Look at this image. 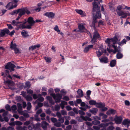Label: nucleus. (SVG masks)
<instances>
[{
  "instance_id": "obj_3",
  "label": "nucleus",
  "mask_w": 130,
  "mask_h": 130,
  "mask_svg": "<svg viewBox=\"0 0 130 130\" xmlns=\"http://www.w3.org/2000/svg\"><path fill=\"white\" fill-rule=\"evenodd\" d=\"M50 95L52 96L54 100H55V102L56 103H59L62 98V95L59 93L55 94V93H52Z\"/></svg>"
},
{
  "instance_id": "obj_26",
  "label": "nucleus",
  "mask_w": 130,
  "mask_h": 130,
  "mask_svg": "<svg viewBox=\"0 0 130 130\" xmlns=\"http://www.w3.org/2000/svg\"><path fill=\"white\" fill-rule=\"evenodd\" d=\"M96 106L98 108H101L104 107L105 106V104L104 103H97L95 104Z\"/></svg>"
},
{
  "instance_id": "obj_17",
  "label": "nucleus",
  "mask_w": 130,
  "mask_h": 130,
  "mask_svg": "<svg viewBox=\"0 0 130 130\" xmlns=\"http://www.w3.org/2000/svg\"><path fill=\"white\" fill-rule=\"evenodd\" d=\"M99 59L100 62L102 63H107L108 61V59L107 57H102L101 58H99Z\"/></svg>"
},
{
  "instance_id": "obj_44",
  "label": "nucleus",
  "mask_w": 130,
  "mask_h": 130,
  "mask_svg": "<svg viewBox=\"0 0 130 130\" xmlns=\"http://www.w3.org/2000/svg\"><path fill=\"white\" fill-rule=\"evenodd\" d=\"M54 125L57 127H60L61 125V123L59 122H56L54 124Z\"/></svg>"
},
{
  "instance_id": "obj_47",
  "label": "nucleus",
  "mask_w": 130,
  "mask_h": 130,
  "mask_svg": "<svg viewBox=\"0 0 130 130\" xmlns=\"http://www.w3.org/2000/svg\"><path fill=\"white\" fill-rule=\"evenodd\" d=\"M31 107V103L30 102H28L27 103V109L28 110H30Z\"/></svg>"
},
{
  "instance_id": "obj_24",
  "label": "nucleus",
  "mask_w": 130,
  "mask_h": 130,
  "mask_svg": "<svg viewBox=\"0 0 130 130\" xmlns=\"http://www.w3.org/2000/svg\"><path fill=\"white\" fill-rule=\"evenodd\" d=\"M93 47V45H88L87 47H86L84 48V52H87L89 50L92 48Z\"/></svg>"
},
{
  "instance_id": "obj_63",
  "label": "nucleus",
  "mask_w": 130,
  "mask_h": 130,
  "mask_svg": "<svg viewBox=\"0 0 130 130\" xmlns=\"http://www.w3.org/2000/svg\"><path fill=\"white\" fill-rule=\"evenodd\" d=\"M100 126H93V128L95 129L98 130L100 129Z\"/></svg>"
},
{
  "instance_id": "obj_58",
  "label": "nucleus",
  "mask_w": 130,
  "mask_h": 130,
  "mask_svg": "<svg viewBox=\"0 0 130 130\" xmlns=\"http://www.w3.org/2000/svg\"><path fill=\"white\" fill-rule=\"evenodd\" d=\"M25 86L26 87L29 88L31 86V84L29 82H27L25 83Z\"/></svg>"
},
{
  "instance_id": "obj_25",
  "label": "nucleus",
  "mask_w": 130,
  "mask_h": 130,
  "mask_svg": "<svg viewBox=\"0 0 130 130\" xmlns=\"http://www.w3.org/2000/svg\"><path fill=\"white\" fill-rule=\"evenodd\" d=\"M47 100L49 101L51 105H54L55 104L52 98L50 96H47L46 97Z\"/></svg>"
},
{
  "instance_id": "obj_42",
  "label": "nucleus",
  "mask_w": 130,
  "mask_h": 130,
  "mask_svg": "<svg viewBox=\"0 0 130 130\" xmlns=\"http://www.w3.org/2000/svg\"><path fill=\"white\" fill-rule=\"evenodd\" d=\"M41 96V95L40 94H38V95H37L36 94H33L32 96L33 98V99H37L38 97L40 96Z\"/></svg>"
},
{
  "instance_id": "obj_50",
  "label": "nucleus",
  "mask_w": 130,
  "mask_h": 130,
  "mask_svg": "<svg viewBox=\"0 0 130 130\" xmlns=\"http://www.w3.org/2000/svg\"><path fill=\"white\" fill-rule=\"evenodd\" d=\"M41 124L40 123H38L35 125V129H39L41 126Z\"/></svg>"
},
{
  "instance_id": "obj_62",
  "label": "nucleus",
  "mask_w": 130,
  "mask_h": 130,
  "mask_svg": "<svg viewBox=\"0 0 130 130\" xmlns=\"http://www.w3.org/2000/svg\"><path fill=\"white\" fill-rule=\"evenodd\" d=\"M34 120L37 121H40V119L39 118L38 116L37 115H36L35 116Z\"/></svg>"
},
{
  "instance_id": "obj_41",
  "label": "nucleus",
  "mask_w": 130,
  "mask_h": 130,
  "mask_svg": "<svg viewBox=\"0 0 130 130\" xmlns=\"http://www.w3.org/2000/svg\"><path fill=\"white\" fill-rule=\"evenodd\" d=\"M22 36L23 37H25L28 36V32L26 31H22L21 33Z\"/></svg>"
},
{
  "instance_id": "obj_64",
  "label": "nucleus",
  "mask_w": 130,
  "mask_h": 130,
  "mask_svg": "<svg viewBox=\"0 0 130 130\" xmlns=\"http://www.w3.org/2000/svg\"><path fill=\"white\" fill-rule=\"evenodd\" d=\"M114 128V127L112 126H109L106 130H112Z\"/></svg>"
},
{
  "instance_id": "obj_53",
  "label": "nucleus",
  "mask_w": 130,
  "mask_h": 130,
  "mask_svg": "<svg viewBox=\"0 0 130 130\" xmlns=\"http://www.w3.org/2000/svg\"><path fill=\"white\" fill-rule=\"evenodd\" d=\"M15 125H22L23 124V123L20 121H15Z\"/></svg>"
},
{
  "instance_id": "obj_9",
  "label": "nucleus",
  "mask_w": 130,
  "mask_h": 130,
  "mask_svg": "<svg viewBox=\"0 0 130 130\" xmlns=\"http://www.w3.org/2000/svg\"><path fill=\"white\" fill-rule=\"evenodd\" d=\"M84 25H85V24L84 23L78 24V28L79 30H77H77L75 29L73 30V31H79L81 32H83L86 31V29L84 26Z\"/></svg>"
},
{
  "instance_id": "obj_37",
  "label": "nucleus",
  "mask_w": 130,
  "mask_h": 130,
  "mask_svg": "<svg viewBox=\"0 0 130 130\" xmlns=\"http://www.w3.org/2000/svg\"><path fill=\"white\" fill-rule=\"evenodd\" d=\"M122 6L121 5H119L118 6L117 8L116 9V11L117 12V13L118 14V12H120L121 10L123 9Z\"/></svg>"
},
{
  "instance_id": "obj_45",
  "label": "nucleus",
  "mask_w": 130,
  "mask_h": 130,
  "mask_svg": "<svg viewBox=\"0 0 130 130\" xmlns=\"http://www.w3.org/2000/svg\"><path fill=\"white\" fill-rule=\"evenodd\" d=\"M12 77L19 79L22 78L21 76L19 75L16 74H13L12 75Z\"/></svg>"
},
{
  "instance_id": "obj_12",
  "label": "nucleus",
  "mask_w": 130,
  "mask_h": 130,
  "mask_svg": "<svg viewBox=\"0 0 130 130\" xmlns=\"http://www.w3.org/2000/svg\"><path fill=\"white\" fill-rule=\"evenodd\" d=\"M26 10L27 9L25 8L19 9H18V13H19V15L22 16L25 14Z\"/></svg>"
},
{
  "instance_id": "obj_13",
  "label": "nucleus",
  "mask_w": 130,
  "mask_h": 130,
  "mask_svg": "<svg viewBox=\"0 0 130 130\" xmlns=\"http://www.w3.org/2000/svg\"><path fill=\"white\" fill-rule=\"evenodd\" d=\"M122 118L121 117H117L115 118V121L117 124H120L122 121Z\"/></svg>"
},
{
  "instance_id": "obj_33",
  "label": "nucleus",
  "mask_w": 130,
  "mask_h": 130,
  "mask_svg": "<svg viewBox=\"0 0 130 130\" xmlns=\"http://www.w3.org/2000/svg\"><path fill=\"white\" fill-rule=\"evenodd\" d=\"M67 102L64 101H62L61 103L60 104V105L62 109H63L65 105H67Z\"/></svg>"
},
{
  "instance_id": "obj_35",
  "label": "nucleus",
  "mask_w": 130,
  "mask_h": 130,
  "mask_svg": "<svg viewBox=\"0 0 130 130\" xmlns=\"http://www.w3.org/2000/svg\"><path fill=\"white\" fill-rule=\"evenodd\" d=\"M60 106L59 105H57L55 106L53 108H52L53 110L57 111H58L60 109Z\"/></svg>"
},
{
  "instance_id": "obj_1",
  "label": "nucleus",
  "mask_w": 130,
  "mask_h": 130,
  "mask_svg": "<svg viewBox=\"0 0 130 130\" xmlns=\"http://www.w3.org/2000/svg\"><path fill=\"white\" fill-rule=\"evenodd\" d=\"M118 40V39L117 37H115L113 38L107 39L105 41V42L106 43L108 44V45L109 47L112 46L114 48V53H115L117 52H118L116 55L117 58L118 59H120L122 58L123 55L119 52V51L117 48V46L115 45L117 43Z\"/></svg>"
},
{
  "instance_id": "obj_2",
  "label": "nucleus",
  "mask_w": 130,
  "mask_h": 130,
  "mask_svg": "<svg viewBox=\"0 0 130 130\" xmlns=\"http://www.w3.org/2000/svg\"><path fill=\"white\" fill-rule=\"evenodd\" d=\"M98 0H94V1L93 3V7L92 13L93 16V19L92 24L94 27H95V23L97 22V19H100L101 17L100 12V6H98Z\"/></svg>"
},
{
  "instance_id": "obj_30",
  "label": "nucleus",
  "mask_w": 130,
  "mask_h": 130,
  "mask_svg": "<svg viewBox=\"0 0 130 130\" xmlns=\"http://www.w3.org/2000/svg\"><path fill=\"white\" fill-rule=\"evenodd\" d=\"M17 105L18 107V111L19 113H21L22 110V106L21 104L19 103L17 104Z\"/></svg>"
},
{
  "instance_id": "obj_28",
  "label": "nucleus",
  "mask_w": 130,
  "mask_h": 130,
  "mask_svg": "<svg viewBox=\"0 0 130 130\" xmlns=\"http://www.w3.org/2000/svg\"><path fill=\"white\" fill-rule=\"evenodd\" d=\"M17 130H27V127L24 126L23 127L18 126L17 127Z\"/></svg>"
},
{
  "instance_id": "obj_7",
  "label": "nucleus",
  "mask_w": 130,
  "mask_h": 130,
  "mask_svg": "<svg viewBox=\"0 0 130 130\" xmlns=\"http://www.w3.org/2000/svg\"><path fill=\"white\" fill-rule=\"evenodd\" d=\"M15 67V66L11 62L8 63L5 66V68L9 70L11 72L14 71V69Z\"/></svg>"
},
{
  "instance_id": "obj_60",
  "label": "nucleus",
  "mask_w": 130,
  "mask_h": 130,
  "mask_svg": "<svg viewBox=\"0 0 130 130\" xmlns=\"http://www.w3.org/2000/svg\"><path fill=\"white\" fill-rule=\"evenodd\" d=\"M16 100L18 102H19L21 101V97L20 96H17L15 98Z\"/></svg>"
},
{
  "instance_id": "obj_19",
  "label": "nucleus",
  "mask_w": 130,
  "mask_h": 130,
  "mask_svg": "<svg viewBox=\"0 0 130 130\" xmlns=\"http://www.w3.org/2000/svg\"><path fill=\"white\" fill-rule=\"evenodd\" d=\"M77 92L78 95V96H76V98H79L80 97H83V92L82 90L80 89H78L77 91Z\"/></svg>"
},
{
  "instance_id": "obj_20",
  "label": "nucleus",
  "mask_w": 130,
  "mask_h": 130,
  "mask_svg": "<svg viewBox=\"0 0 130 130\" xmlns=\"http://www.w3.org/2000/svg\"><path fill=\"white\" fill-rule=\"evenodd\" d=\"M65 117L67 118V119L69 120L70 119V118L69 116H64V117H62L58 118V121H59V122L61 123H63L64 121V118Z\"/></svg>"
},
{
  "instance_id": "obj_59",
  "label": "nucleus",
  "mask_w": 130,
  "mask_h": 130,
  "mask_svg": "<svg viewBox=\"0 0 130 130\" xmlns=\"http://www.w3.org/2000/svg\"><path fill=\"white\" fill-rule=\"evenodd\" d=\"M18 13V9L13 11L10 14L11 15H13L15 14H17Z\"/></svg>"
},
{
  "instance_id": "obj_18",
  "label": "nucleus",
  "mask_w": 130,
  "mask_h": 130,
  "mask_svg": "<svg viewBox=\"0 0 130 130\" xmlns=\"http://www.w3.org/2000/svg\"><path fill=\"white\" fill-rule=\"evenodd\" d=\"M123 125H127V127L128 128L130 124V120L128 119H126L124 120L123 122Z\"/></svg>"
},
{
  "instance_id": "obj_55",
  "label": "nucleus",
  "mask_w": 130,
  "mask_h": 130,
  "mask_svg": "<svg viewBox=\"0 0 130 130\" xmlns=\"http://www.w3.org/2000/svg\"><path fill=\"white\" fill-rule=\"evenodd\" d=\"M6 109L8 111H10L11 110L10 106L8 105H6L5 106Z\"/></svg>"
},
{
  "instance_id": "obj_11",
  "label": "nucleus",
  "mask_w": 130,
  "mask_h": 130,
  "mask_svg": "<svg viewBox=\"0 0 130 130\" xmlns=\"http://www.w3.org/2000/svg\"><path fill=\"white\" fill-rule=\"evenodd\" d=\"M15 3H13V1L12 2H10L6 6V8L9 10L12 9L16 7H15Z\"/></svg>"
},
{
  "instance_id": "obj_43",
  "label": "nucleus",
  "mask_w": 130,
  "mask_h": 130,
  "mask_svg": "<svg viewBox=\"0 0 130 130\" xmlns=\"http://www.w3.org/2000/svg\"><path fill=\"white\" fill-rule=\"evenodd\" d=\"M89 103L91 105H95L96 104V102L94 100H91L89 101Z\"/></svg>"
},
{
  "instance_id": "obj_46",
  "label": "nucleus",
  "mask_w": 130,
  "mask_h": 130,
  "mask_svg": "<svg viewBox=\"0 0 130 130\" xmlns=\"http://www.w3.org/2000/svg\"><path fill=\"white\" fill-rule=\"evenodd\" d=\"M38 99L36 100V102H37V101H39L40 102H42L44 100V99L43 97L41 96H40L38 97Z\"/></svg>"
},
{
  "instance_id": "obj_61",
  "label": "nucleus",
  "mask_w": 130,
  "mask_h": 130,
  "mask_svg": "<svg viewBox=\"0 0 130 130\" xmlns=\"http://www.w3.org/2000/svg\"><path fill=\"white\" fill-rule=\"evenodd\" d=\"M5 34L4 31L3 30L1 31L0 33V37H2L4 36L5 35Z\"/></svg>"
},
{
  "instance_id": "obj_34",
  "label": "nucleus",
  "mask_w": 130,
  "mask_h": 130,
  "mask_svg": "<svg viewBox=\"0 0 130 130\" xmlns=\"http://www.w3.org/2000/svg\"><path fill=\"white\" fill-rule=\"evenodd\" d=\"M81 118L83 120L85 121L88 120L89 121H91V119L90 118L87 116L84 117L83 116H80Z\"/></svg>"
},
{
  "instance_id": "obj_21",
  "label": "nucleus",
  "mask_w": 130,
  "mask_h": 130,
  "mask_svg": "<svg viewBox=\"0 0 130 130\" xmlns=\"http://www.w3.org/2000/svg\"><path fill=\"white\" fill-rule=\"evenodd\" d=\"M48 124L45 121H43L42 122V127L44 130H46L47 129V126Z\"/></svg>"
},
{
  "instance_id": "obj_14",
  "label": "nucleus",
  "mask_w": 130,
  "mask_h": 130,
  "mask_svg": "<svg viewBox=\"0 0 130 130\" xmlns=\"http://www.w3.org/2000/svg\"><path fill=\"white\" fill-rule=\"evenodd\" d=\"M44 16H46L49 18H53L55 14L52 12H46L44 14Z\"/></svg>"
},
{
  "instance_id": "obj_36",
  "label": "nucleus",
  "mask_w": 130,
  "mask_h": 130,
  "mask_svg": "<svg viewBox=\"0 0 130 130\" xmlns=\"http://www.w3.org/2000/svg\"><path fill=\"white\" fill-rule=\"evenodd\" d=\"M5 74L6 75V78H9L10 79H12V77L9 74V71L8 70H6L5 71Z\"/></svg>"
},
{
  "instance_id": "obj_10",
  "label": "nucleus",
  "mask_w": 130,
  "mask_h": 130,
  "mask_svg": "<svg viewBox=\"0 0 130 130\" xmlns=\"http://www.w3.org/2000/svg\"><path fill=\"white\" fill-rule=\"evenodd\" d=\"M27 22L29 24L28 25V26H30V29H31V26H33L35 23V21L33 20L32 18L31 17H30L28 19Z\"/></svg>"
},
{
  "instance_id": "obj_5",
  "label": "nucleus",
  "mask_w": 130,
  "mask_h": 130,
  "mask_svg": "<svg viewBox=\"0 0 130 130\" xmlns=\"http://www.w3.org/2000/svg\"><path fill=\"white\" fill-rule=\"evenodd\" d=\"M18 23H20L19 25L18 28H19L21 29L25 28L30 29V26H28L26 24V22H18Z\"/></svg>"
},
{
  "instance_id": "obj_27",
  "label": "nucleus",
  "mask_w": 130,
  "mask_h": 130,
  "mask_svg": "<svg viewBox=\"0 0 130 130\" xmlns=\"http://www.w3.org/2000/svg\"><path fill=\"white\" fill-rule=\"evenodd\" d=\"M40 45L39 44L34 46L32 45L29 48V49L30 50H34L36 49V48H39L40 47Z\"/></svg>"
},
{
  "instance_id": "obj_57",
  "label": "nucleus",
  "mask_w": 130,
  "mask_h": 130,
  "mask_svg": "<svg viewBox=\"0 0 130 130\" xmlns=\"http://www.w3.org/2000/svg\"><path fill=\"white\" fill-rule=\"evenodd\" d=\"M14 53L16 54L20 53V51L19 49L17 48L14 49Z\"/></svg>"
},
{
  "instance_id": "obj_8",
  "label": "nucleus",
  "mask_w": 130,
  "mask_h": 130,
  "mask_svg": "<svg viewBox=\"0 0 130 130\" xmlns=\"http://www.w3.org/2000/svg\"><path fill=\"white\" fill-rule=\"evenodd\" d=\"M117 14L119 16H121L120 18L121 20H122V18H125L128 16L130 15V13L129 12L123 11H121L120 12H118Z\"/></svg>"
},
{
  "instance_id": "obj_49",
  "label": "nucleus",
  "mask_w": 130,
  "mask_h": 130,
  "mask_svg": "<svg viewBox=\"0 0 130 130\" xmlns=\"http://www.w3.org/2000/svg\"><path fill=\"white\" fill-rule=\"evenodd\" d=\"M43 105V104L41 103H38V105L36 106V109H38L39 107H41Z\"/></svg>"
},
{
  "instance_id": "obj_48",
  "label": "nucleus",
  "mask_w": 130,
  "mask_h": 130,
  "mask_svg": "<svg viewBox=\"0 0 130 130\" xmlns=\"http://www.w3.org/2000/svg\"><path fill=\"white\" fill-rule=\"evenodd\" d=\"M109 125L108 123H102L100 125V126L101 127H105L108 126Z\"/></svg>"
},
{
  "instance_id": "obj_23",
  "label": "nucleus",
  "mask_w": 130,
  "mask_h": 130,
  "mask_svg": "<svg viewBox=\"0 0 130 130\" xmlns=\"http://www.w3.org/2000/svg\"><path fill=\"white\" fill-rule=\"evenodd\" d=\"M98 110L97 109L95 108H92L89 110V111L92 114L95 115L98 112Z\"/></svg>"
},
{
  "instance_id": "obj_56",
  "label": "nucleus",
  "mask_w": 130,
  "mask_h": 130,
  "mask_svg": "<svg viewBox=\"0 0 130 130\" xmlns=\"http://www.w3.org/2000/svg\"><path fill=\"white\" fill-rule=\"evenodd\" d=\"M51 120L52 122L53 123H55L57 122L58 120L57 119L54 118H52L51 119Z\"/></svg>"
},
{
  "instance_id": "obj_40",
  "label": "nucleus",
  "mask_w": 130,
  "mask_h": 130,
  "mask_svg": "<svg viewBox=\"0 0 130 130\" xmlns=\"http://www.w3.org/2000/svg\"><path fill=\"white\" fill-rule=\"evenodd\" d=\"M10 47L11 49L14 50L17 48V45L15 43L13 44L12 41L11 42Z\"/></svg>"
},
{
  "instance_id": "obj_22",
  "label": "nucleus",
  "mask_w": 130,
  "mask_h": 130,
  "mask_svg": "<svg viewBox=\"0 0 130 130\" xmlns=\"http://www.w3.org/2000/svg\"><path fill=\"white\" fill-rule=\"evenodd\" d=\"M116 113V111L112 109H110L106 112V114L109 115L111 114L114 115Z\"/></svg>"
},
{
  "instance_id": "obj_32",
  "label": "nucleus",
  "mask_w": 130,
  "mask_h": 130,
  "mask_svg": "<svg viewBox=\"0 0 130 130\" xmlns=\"http://www.w3.org/2000/svg\"><path fill=\"white\" fill-rule=\"evenodd\" d=\"M116 63V60H112L110 62V65L111 67H113L115 66Z\"/></svg>"
},
{
  "instance_id": "obj_31",
  "label": "nucleus",
  "mask_w": 130,
  "mask_h": 130,
  "mask_svg": "<svg viewBox=\"0 0 130 130\" xmlns=\"http://www.w3.org/2000/svg\"><path fill=\"white\" fill-rule=\"evenodd\" d=\"M23 95L27 101H31L32 99V97L30 96L29 95H25L24 94H23Z\"/></svg>"
},
{
  "instance_id": "obj_16",
  "label": "nucleus",
  "mask_w": 130,
  "mask_h": 130,
  "mask_svg": "<svg viewBox=\"0 0 130 130\" xmlns=\"http://www.w3.org/2000/svg\"><path fill=\"white\" fill-rule=\"evenodd\" d=\"M75 10L77 13L80 14L82 17H85L86 15V13L82 10L76 9Z\"/></svg>"
},
{
  "instance_id": "obj_54",
  "label": "nucleus",
  "mask_w": 130,
  "mask_h": 130,
  "mask_svg": "<svg viewBox=\"0 0 130 130\" xmlns=\"http://www.w3.org/2000/svg\"><path fill=\"white\" fill-rule=\"evenodd\" d=\"M92 123L94 125H96L99 124L100 122L99 121L95 120L92 122Z\"/></svg>"
},
{
  "instance_id": "obj_52",
  "label": "nucleus",
  "mask_w": 130,
  "mask_h": 130,
  "mask_svg": "<svg viewBox=\"0 0 130 130\" xmlns=\"http://www.w3.org/2000/svg\"><path fill=\"white\" fill-rule=\"evenodd\" d=\"M61 113L63 116H65L67 115V112L66 111L63 110H61Z\"/></svg>"
},
{
  "instance_id": "obj_6",
  "label": "nucleus",
  "mask_w": 130,
  "mask_h": 130,
  "mask_svg": "<svg viewBox=\"0 0 130 130\" xmlns=\"http://www.w3.org/2000/svg\"><path fill=\"white\" fill-rule=\"evenodd\" d=\"M91 38L92 39L91 41V42L92 43H94L96 42V40L97 39H101L99 34L97 31H95L94 32L93 37V38L92 37Z\"/></svg>"
},
{
  "instance_id": "obj_4",
  "label": "nucleus",
  "mask_w": 130,
  "mask_h": 130,
  "mask_svg": "<svg viewBox=\"0 0 130 130\" xmlns=\"http://www.w3.org/2000/svg\"><path fill=\"white\" fill-rule=\"evenodd\" d=\"M4 75V74L3 73H2V75L4 76L3 79L4 80V83L5 84H6L8 85V86L10 89H11V88L10 87V86H12L13 85V82L11 80H9L8 79L6 80V79H7L6 78V76L5 75Z\"/></svg>"
},
{
  "instance_id": "obj_29",
  "label": "nucleus",
  "mask_w": 130,
  "mask_h": 130,
  "mask_svg": "<svg viewBox=\"0 0 130 130\" xmlns=\"http://www.w3.org/2000/svg\"><path fill=\"white\" fill-rule=\"evenodd\" d=\"M21 113L22 115H23L26 118H28L29 117V115L28 114L26 110L21 111Z\"/></svg>"
},
{
  "instance_id": "obj_39",
  "label": "nucleus",
  "mask_w": 130,
  "mask_h": 130,
  "mask_svg": "<svg viewBox=\"0 0 130 130\" xmlns=\"http://www.w3.org/2000/svg\"><path fill=\"white\" fill-rule=\"evenodd\" d=\"M35 125L34 124H31L28 126V129L29 130H32L33 129H35Z\"/></svg>"
},
{
  "instance_id": "obj_15",
  "label": "nucleus",
  "mask_w": 130,
  "mask_h": 130,
  "mask_svg": "<svg viewBox=\"0 0 130 130\" xmlns=\"http://www.w3.org/2000/svg\"><path fill=\"white\" fill-rule=\"evenodd\" d=\"M97 55L99 57H100L104 53V49L100 48L99 50L96 52Z\"/></svg>"
},
{
  "instance_id": "obj_38",
  "label": "nucleus",
  "mask_w": 130,
  "mask_h": 130,
  "mask_svg": "<svg viewBox=\"0 0 130 130\" xmlns=\"http://www.w3.org/2000/svg\"><path fill=\"white\" fill-rule=\"evenodd\" d=\"M127 41L125 39H123L121 41L119 42L118 43L119 45L122 46L124 44H125Z\"/></svg>"
},
{
  "instance_id": "obj_51",
  "label": "nucleus",
  "mask_w": 130,
  "mask_h": 130,
  "mask_svg": "<svg viewBox=\"0 0 130 130\" xmlns=\"http://www.w3.org/2000/svg\"><path fill=\"white\" fill-rule=\"evenodd\" d=\"M44 59L47 62L50 63L51 62V58L45 57L44 58Z\"/></svg>"
}]
</instances>
